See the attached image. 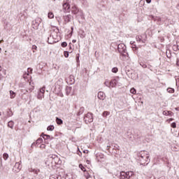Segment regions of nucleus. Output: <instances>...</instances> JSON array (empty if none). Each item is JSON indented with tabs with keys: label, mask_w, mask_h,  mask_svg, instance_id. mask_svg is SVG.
Wrapping results in <instances>:
<instances>
[{
	"label": "nucleus",
	"mask_w": 179,
	"mask_h": 179,
	"mask_svg": "<svg viewBox=\"0 0 179 179\" xmlns=\"http://www.w3.org/2000/svg\"><path fill=\"white\" fill-rule=\"evenodd\" d=\"M108 115H110V112H108V111H104V112L102 113V117H107V116H108Z\"/></svg>",
	"instance_id": "bb28decb"
},
{
	"label": "nucleus",
	"mask_w": 179,
	"mask_h": 179,
	"mask_svg": "<svg viewBox=\"0 0 179 179\" xmlns=\"http://www.w3.org/2000/svg\"><path fill=\"white\" fill-rule=\"evenodd\" d=\"M83 153H86V150H84V151H83Z\"/></svg>",
	"instance_id": "0e129e2a"
},
{
	"label": "nucleus",
	"mask_w": 179,
	"mask_h": 179,
	"mask_svg": "<svg viewBox=\"0 0 179 179\" xmlns=\"http://www.w3.org/2000/svg\"><path fill=\"white\" fill-rule=\"evenodd\" d=\"M2 51V49L0 48V52Z\"/></svg>",
	"instance_id": "e2e57ef3"
},
{
	"label": "nucleus",
	"mask_w": 179,
	"mask_h": 179,
	"mask_svg": "<svg viewBox=\"0 0 179 179\" xmlns=\"http://www.w3.org/2000/svg\"><path fill=\"white\" fill-rule=\"evenodd\" d=\"M176 86H178L179 87V77L176 78Z\"/></svg>",
	"instance_id": "a19ab883"
},
{
	"label": "nucleus",
	"mask_w": 179,
	"mask_h": 179,
	"mask_svg": "<svg viewBox=\"0 0 179 179\" xmlns=\"http://www.w3.org/2000/svg\"><path fill=\"white\" fill-rule=\"evenodd\" d=\"M42 142H43V138H39L36 140V145H40V143H42Z\"/></svg>",
	"instance_id": "7c9ffc66"
},
{
	"label": "nucleus",
	"mask_w": 179,
	"mask_h": 179,
	"mask_svg": "<svg viewBox=\"0 0 179 179\" xmlns=\"http://www.w3.org/2000/svg\"><path fill=\"white\" fill-rule=\"evenodd\" d=\"M41 136L45 140V143H47V141H52L54 139V137L48 135V134H44V133L41 134Z\"/></svg>",
	"instance_id": "6e6552de"
},
{
	"label": "nucleus",
	"mask_w": 179,
	"mask_h": 179,
	"mask_svg": "<svg viewBox=\"0 0 179 179\" xmlns=\"http://www.w3.org/2000/svg\"><path fill=\"white\" fill-rule=\"evenodd\" d=\"M16 166H19V163H16L15 164V167H16Z\"/></svg>",
	"instance_id": "052dcab7"
},
{
	"label": "nucleus",
	"mask_w": 179,
	"mask_h": 179,
	"mask_svg": "<svg viewBox=\"0 0 179 179\" xmlns=\"http://www.w3.org/2000/svg\"><path fill=\"white\" fill-rule=\"evenodd\" d=\"M40 23H41V18H37L35 20H34L32 22L33 29L37 30V29H38V27L40 26Z\"/></svg>",
	"instance_id": "39448f33"
},
{
	"label": "nucleus",
	"mask_w": 179,
	"mask_h": 179,
	"mask_svg": "<svg viewBox=\"0 0 179 179\" xmlns=\"http://www.w3.org/2000/svg\"><path fill=\"white\" fill-rule=\"evenodd\" d=\"M55 129V127H54V125H50L47 127V131H52Z\"/></svg>",
	"instance_id": "cd10ccee"
},
{
	"label": "nucleus",
	"mask_w": 179,
	"mask_h": 179,
	"mask_svg": "<svg viewBox=\"0 0 179 179\" xmlns=\"http://www.w3.org/2000/svg\"><path fill=\"white\" fill-rule=\"evenodd\" d=\"M141 43H146V39H142L141 38Z\"/></svg>",
	"instance_id": "09e8293b"
},
{
	"label": "nucleus",
	"mask_w": 179,
	"mask_h": 179,
	"mask_svg": "<svg viewBox=\"0 0 179 179\" xmlns=\"http://www.w3.org/2000/svg\"><path fill=\"white\" fill-rule=\"evenodd\" d=\"M63 10L65 13H69L71 12V5L67 2L63 3Z\"/></svg>",
	"instance_id": "0eeeda50"
},
{
	"label": "nucleus",
	"mask_w": 179,
	"mask_h": 179,
	"mask_svg": "<svg viewBox=\"0 0 179 179\" xmlns=\"http://www.w3.org/2000/svg\"><path fill=\"white\" fill-rule=\"evenodd\" d=\"M80 55H79V54H77V55H76V61H77V62H78V61H79V57H80Z\"/></svg>",
	"instance_id": "de8ad7c7"
},
{
	"label": "nucleus",
	"mask_w": 179,
	"mask_h": 179,
	"mask_svg": "<svg viewBox=\"0 0 179 179\" xmlns=\"http://www.w3.org/2000/svg\"><path fill=\"white\" fill-rule=\"evenodd\" d=\"M65 90H66V94L67 96H69V94H71V92L72 91V87H66Z\"/></svg>",
	"instance_id": "6ab92c4d"
},
{
	"label": "nucleus",
	"mask_w": 179,
	"mask_h": 179,
	"mask_svg": "<svg viewBox=\"0 0 179 179\" xmlns=\"http://www.w3.org/2000/svg\"><path fill=\"white\" fill-rule=\"evenodd\" d=\"M166 90H167L168 93H174V92H176L174 88H171V87L167 88Z\"/></svg>",
	"instance_id": "a878e982"
},
{
	"label": "nucleus",
	"mask_w": 179,
	"mask_h": 179,
	"mask_svg": "<svg viewBox=\"0 0 179 179\" xmlns=\"http://www.w3.org/2000/svg\"><path fill=\"white\" fill-rule=\"evenodd\" d=\"M14 125H15V122H13V121L12 120L9 121L7 124L8 128H10L11 129H13Z\"/></svg>",
	"instance_id": "aec40b11"
},
{
	"label": "nucleus",
	"mask_w": 179,
	"mask_h": 179,
	"mask_svg": "<svg viewBox=\"0 0 179 179\" xmlns=\"http://www.w3.org/2000/svg\"><path fill=\"white\" fill-rule=\"evenodd\" d=\"M10 99H15V97H16V93H15V92L10 90Z\"/></svg>",
	"instance_id": "5701e85b"
},
{
	"label": "nucleus",
	"mask_w": 179,
	"mask_h": 179,
	"mask_svg": "<svg viewBox=\"0 0 179 179\" xmlns=\"http://www.w3.org/2000/svg\"><path fill=\"white\" fill-rule=\"evenodd\" d=\"M8 157H9V155H8V153H4L3 155V158L4 159V160H8Z\"/></svg>",
	"instance_id": "72a5a7b5"
},
{
	"label": "nucleus",
	"mask_w": 179,
	"mask_h": 179,
	"mask_svg": "<svg viewBox=\"0 0 179 179\" xmlns=\"http://www.w3.org/2000/svg\"><path fill=\"white\" fill-rule=\"evenodd\" d=\"M118 79L119 78H115L110 80V85L112 86V87H115V86H117V83H118Z\"/></svg>",
	"instance_id": "f8f14e48"
},
{
	"label": "nucleus",
	"mask_w": 179,
	"mask_h": 179,
	"mask_svg": "<svg viewBox=\"0 0 179 179\" xmlns=\"http://www.w3.org/2000/svg\"><path fill=\"white\" fill-rule=\"evenodd\" d=\"M38 144L36 143V142L33 143L31 145V148H34V146H37Z\"/></svg>",
	"instance_id": "c03bdc74"
},
{
	"label": "nucleus",
	"mask_w": 179,
	"mask_h": 179,
	"mask_svg": "<svg viewBox=\"0 0 179 179\" xmlns=\"http://www.w3.org/2000/svg\"><path fill=\"white\" fill-rule=\"evenodd\" d=\"M171 127L172 128H177V124L176 122H173L171 123Z\"/></svg>",
	"instance_id": "ea45409f"
},
{
	"label": "nucleus",
	"mask_w": 179,
	"mask_h": 179,
	"mask_svg": "<svg viewBox=\"0 0 179 179\" xmlns=\"http://www.w3.org/2000/svg\"><path fill=\"white\" fill-rule=\"evenodd\" d=\"M8 117H12L13 115V112H12V110L9 109V110L7 112Z\"/></svg>",
	"instance_id": "c756f323"
},
{
	"label": "nucleus",
	"mask_w": 179,
	"mask_h": 179,
	"mask_svg": "<svg viewBox=\"0 0 179 179\" xmlns=\"http://www.w3.org/2000/svg\"><path fill=\"white\" fill-rule=\"evenodd\" d=\"M147 68L148 69H150V71H152V66H150V65H148V66H147Z\"/></svg>",
	"instance_id": "3c124183"
},
{
	"label": "nucleus",
	"mask_w": 179,
	"mask_h": 179,
	"mask_svg": "<svg viewBox=\"0 0 179 179\" xmlns=\"http://www.w3.org/2000/svg\"><path fill=\"white\" fill-rule=\"evenodd\" d=\"M169 121H174V119L170 118V119L169 120Z\"/></svg>",
	"instance_id": "bf43d9fd"
},
{
	"label": "nucleus",
	"mask_w": 179,
	"mask_h": 179,
	"mask_svg": "<svg viewBox=\"0 0 179 179\" xmlns=\"http://www.w3.org/2000/svg\"><path fill=\"white\" fill-rule=\"evenodd\" d=\"M166 57L167 58H171V53L169 52V53H167L166 52Z\"/></svg>",
	"instance_id": "37998d69"
},
{
	"label": "nucleus",
	"mask_w": 179,
	"mask_h": 179,
	"mask_svg": "<svg viewBox=\"0 0 179 179\" xmlns=\"http://www.w3.org/2000/svg\"><path fill=\"white\" fill-rule=\"evenodd\" d=\"M50 179H62L61 175H51Z\"/></svg>",
	"instance_id": "a211bd4d"
},
{
	"label": "nucleus",
	"mask_w": 179,
	"mask_h": 179,
	"mask_svg": "<svg viewBox=\"0 0 179 179\" xmlns=\"http://www.w3.org/2000/svg\"><path fill=\"white\" fill-rule=\"evenodd\" d=\"M112 72H113V73H117V72H118V68H117V67H113V68L112 69Z\"/></svg>",
	"instance_id": "c9c22d12"
},
{
	"label": "nucleus",
	"mask_w": 179,
	"mask_h": 179,
	"mask_svg": "<svg viewBox=\"0 0 179 179\" xmlns=\"http://www.w3.org/2000/svg\"><path fill=\"white\" fill-rule=\"evenodd\" d=\"M61 46L63 47V48H65V47L68 46V43L66 42H62Z\"/></svg>",
	"instance_id": "58836bf2"
},
{
	"label": "nucleus",
	"mask_w": 179,
	"mask_h": 179,
	"mask_svg": "<svg viewBox=\"0 0 179 179\" xmlns=\"http://www.w3.org/2000/svg\"><path fill=\"white\" fill-rule=\"evenodd\" d=\"M40 148H41L42 149H45V144H41Z\"/></svg>",
	"instance_id": "49530a36"
},
{
	"label": "nucleus",
	"mask_w": 179,
	"mask_h": 179,
	"mask_svg": "<svg viewBox=\"0 0 179 179\" xmlns=\"http://www.w3.org/2000/svg\"><path fill=\"white\" fill-rule=\"evenodd\" d=\"M124 136H126L127 139H129V141H132V132L127 131V133L124 134Z\"/></svg>",
	"instance_id": "dca6fc26"
},
{
	"label": "nucleus",
	"mask_w": 179,
	"mask_h": 179,
	"mask_svg": "<svg viewBox=\"0 0 179 179\" xmlns=\"http://www.w3.org/2000/svg\"><path fill=\"white\" fill-rule=\"evenodd\" d=\"M63 19L66 23H69V22L72 20V15H71V14L64 15Z\"/></svg>",
	"instance_id": "9d476101"
},
{
	"label": "nucleus",
	"mask_w": 179,
	"mask_h": 179,
	"mask_svg": "<svg viewBox=\"0 0 179 179\" xmlns=\"http://www.w3.org/2000/svg\"><path fill=\"white\" fill-rule=\"evenodd\" d=\"M56 122L57 125H62L64 124V121L59 117H56Z\"/></svg>",
	"instance_id": "412c9836"
},
{
	"label": "nucleus",
	"mask_w": 179,
	"mask_h": 179,
	"mask_svg": "<svg viewBox=\"0 0 179 179\" xmlns=\"http://www.w3.org/2000/svg\"><path fill=\"white\" fill-rule=\"evenodd\" d=\"M48 44H52V42L50 41V38H48Z\"/></svg>",
	"instance_id": "8fccbe9b"
},
{
	"label": "nucleus",
	"mask_w": 179,
	"mask_h": 179,
	"mask_svg": "<svg viewBox=\"0 0 179 179\" xmlns=\"http://www.w3.org/2000/svg\"><path fill=\"white\" fill-rule=\"evenodd\" d=\"M148 151H141L138 154V157H141V159H143V157H145V162H148V160H149V156H148Z\"/></svg>",
	"instance_id": "423d86ee"
},
{
	"label": "nucleus",
	"mask_w": 179,
	"mask_h": 179,
	"mask_svg": "<svg viewBox=\"0 0 179 179\" xmlns=\"http://www.w3.org/2000/svg\"><path fill=\"white\" fill-rule=\"evenodd\" d=\"M162 114L163 115H169V117L174 115V113L171 110H164Z\"/></svg>",
	"instance_id": "4468645a"
},
{
	"label": "nucleus",
	"mask_w": 179,
	"mask_h": 179,
	"mask_svg": "<svg viewBox=\"0 0 179 179\" xmlns=\"http://www.w3.org/2000/svg\"><path fill=\"white\" fill-rule=\"evenodd\" d=\"M147 3H150L152 2V0H146Z\"/></svg>",
	"instance_id": "864d4df0"
},
{
	"label": "nucleus",
	"mask_w": 179,
	"mask_h": 179,
	"mask_svg": "<svg viewBox=\"0 0 179 179\" xmlns=\"http://www.w3.org/2000/svg\"><path fill=\"white\" fill-rule=\"evenodd\" d=\"M105 85H106V86H108V85H107V83H105Z\"/></svg>",
	"instance_id": "69168bd1"
},
{
	"label": "nucleus",
	"mask_w": 179,
	"mask_h": 179,
	"mask_svg": "<svg viewBox=\"0 0 179 179\" xmlns=\"http://www.w3.org/2000/svg\"><path fill=\"white\" fill-rule=\"evenodd\" d=\"M175 110H176V111H179V106H178V107L175 108Z\"/></svg>",
	"instance_id": "5fc2aeb1"
},
{
	"label": "nucleus",
	"mask_w": 179,
	"mask_h": 179,
	"mask_svg": "<svg viewBox=\"0 0 179 179\" xmlns=\"http://www.w3.org/2000/svg\"><path fill=\"white\" fill-rule=\"evenodd\" d=\"M97 7L101 10L103 9V8H105L106 6H104V1H101V3H98Z\"/></svg>",
	"instance_id": "4be33fe9"
},
{
	"label": "nucleus",
	"mask_w": 179,
	"mask_h": 179,
	"mask_svg": "<svg viewBox=\"0 0 179 179\" xmlns=\"http://www.w3.org/2000/svg\"><path fill=\"white\" fill-rule=\"evenodd\" d=\"M140 65L141 66H142V68H148V65H146V64H145L144 62H140Z\"/></svg>",
	"instance_id": "4c0bfd02"
},
{
	"label": "nucleus",
	"mask_w": 179,
	"mask_h": 179,
	"mask_svg": "<svg viewBox=\"0 0 179 179\" xmlns=\"http://www.w3.org/2000/svg\"><path fill=\"white\" fill-rule=\"evenodd\" d=\"M98 99L99 100H104L106 99V94L103 92H98Z\"/></svg>",
	"instance_id": "ddd939ff"
},
{
	"label": "nucleus",
	"mask_w": 179,
	"mask_h": 179,
	"mask_svg": "<svg viewBox=\"0 0 179 179\" xmlns=\"http://www.w3.org/2000/svg\"><path fill=\"white\" fill-rule=\"evenodd\" d=\"M125 6H127V5H126V4H123V5H122V8H125Z\"/></svg>",
	"instance_id": "4d7b16f0"
},
{
	"label": "nucleus",
	"mask_w": 179,
	"mask_h": 179,
	"mask_svg": "<svg viewBox=\"0 0 179 179\" xmlns=\"http://www.w3.org/2000/svg\"><path fill=\"white\" fill-rule=\"evenodd\" d=\"M49 159H52V163H54L55 164H57V163H58L57 162L59 160L57 155H49Z\"/></svg>",
	"instance_id": "9b49d317"
},
{
	"label": "nucleus",
	"mask_w": 179,
	"mask_h": 179,
	"mask_svg": "<svg viewBox=\"0 0 179 179\" xmlns=\"http://www.w3.org/2000/svg\"><path fill=\"white\" fill-rule=\"evenodd\" d=\"M105 85H106V86H108V85H107V83H105Z\"/></svg>",
	"instance_id": "338daca9"
},
{
	"label": "nucleus",
	"mask_w": 179,
	"mask_h": 179,
	"mask_svg": "<svg viewBox=\"0 0 179 179\" xmlns=\"http://www.w3.org/2000/svg\"><path fill=\"white\" fill-rule=\"evenodd\" d=\"M73 33V27H71V34Z\"/></svg>",
	"instance_id": "6e6d98bb"
},
{
	"label": "nucleus",
	"mask_w": 179,
	"mask_h": 179,
	"mask_svg": "<svg viewBox=\"0 0 179 179\" xmlns=\"http://www.w3.org/2000/svg\"><path fill=\"white\" fill-rule=\"evenodd\" d=\"M30 171H31V173H34L35 174H38V173H40V169H31Z\"/></svg>",
	"instance_id": "393cba45"
},
{
	"label": "nucleus",
	"mask_w": 179,
	"mask_h": 179,
	"mask_svg": "<svg viewBox=\"0 0 179 179\" xmlns=\"http://www.w3.org/2000/svg\"><path fill=\"white\" fill-rule=\"evenodd\" d=\"M31 69V71H33V69Z\"/></svg>",
	"instance_id": "774afa93"
},
{
	"label": "nucleus",
	"mask_w": 179,
	"mask_h": 179,
	"mask_svg": "<svg viewBox=\"0 0 179 179\" xmlns=\"http://www.w3.org/2000/svg\"><path fill=\"white\" fill-rule=\"evenodd\" d=\"M44 93H45V87H43L38 90L37 99H38V100H43V98L44 97Z\"/></svg>",
	"instance_id": "20e7f679"
},
{
	"label": "nucleus",
	"mask_w": 179,
	"mask_h": 179,
	"mask_svg": "<svg viewBox=\"0 0 179 179\" xmlns=\"http://www.w3.org/2000/svg\"><path fill=\"white\" fill-rule=\"evenodd\" d=\"M131 48H133V50H138V47H136V45L133 44Z\"/></svg>",
	"instance_id": "79ce46f5"
},
{
	"label": "nucleus",
	"mask_w": 179,
	"mask_h": 179,
	"mask_svg": "<svg viewBox=\"0 0 179 179\" xmlns=\"http://www.w3.org/2000/svg\"><path fill=\"white\" fill-rule=\"evenodd\" d=\"M83 111H85V108L81 107L77 113V115H81V114H83Z\"/></svg>",
	"instance_id": "b1692460"
},
{
	"label": "nucleus",
	"mask_w": 179,
	"mask_h": 179,
	"mask_svg": "<svg viewBox=\"0 0 179 179\" xmlns=\"http://www.w3.org/2000/svg\"><path fill=\"white\" fill-rule=\"evenodd\" d=\"M134 42L132 43V41H131V42H130V44H132V45H134Z\"/></svg>",
	"instance_id": "680f3d73"
},
{
	"label": "nucleus",
	"mask_w": 179,
	"mask_h": 179,
	"mask_svg": "<svg viewBox=\"0 0 179 179\" xmlns=\"http://www.w3.org/2000/svg\"><path fill=\"white\" fill-rule=\"evenodd\" d=\"M69 52H68V51L64 52V55L65 58H68V57H69Z\"/></svg>",
	"instance_id": "f704fd0d"
},
{
	"label": "nucleus",
	"mask_w": 179,
	"mask_h": 179,
	"mask_svg": "<svg viewBox=\"0 0 179 179\" xmlns=\"http://www.w3.org/2000/svg\"><path fill=\"white\" fill-rule=\"evenodd\" d=\"M130 93H131V94H136V89H135L134 87L131 88L130 90Z\"/></svg>",
	"instance_id": "c85d7f7f"
},
{
	"label": "nucleus",
	"mask_w": 179,
	"mask_h": 179,
	"mask_svg": "<svg viewBox=\"0 0 179 179\" xmlns=\"http://www.w3.org/2000/svg\"><path fill=\"white\" fill-rule=\"evenodd\" d=\"M136 40L138 43H141V40H142V36H137L136 37Z\"/></svg>",
	"instance_id": "473e14b6"
},
{
	"label": "nucleus",
	"mask_w": 179,
	"mask_h": 179,
	"mask_svg": "<svg viewBox=\"0 0 179 179\" xmlns=\"http://www.w3.org/2000/svg\"><path fill=\"white\" fill-rule=\"evenodd\" d=\"M135 173L134 171H121L119 176L120 179H129L132 176H134Z\"/></svg>",
	"instance_id": "f03ea898"
},
{
	"label": "nucleus",
	"mask_w": 179,
	"mask_h": 179,
	"mask_svg": "<svg viewBox=\"0 0 179 179\" xmlns=\"http://www.w3.org/2000/svg\"><path fill=\"white\" fill-rule=\"evenodd\" d=\"M84 121L85 124L93 122V113H87L84 117Z\"/></svg>",
	"instance_id": "7ed1b4c3"
},
{
	"label": "nucleus",
	"mask_w": 179,
	"mask_h": 179,
	"mask_svg": "<svg viewBox=\"0 0 179 179\" xmlns=\"http://www.w3.org/2000/svg\"><path fill=\"white\" fill-rule=\"evenodd\" d=\"M69 48H70L69 51H70V53H71V52H72V45H71V43H69Z\"/></svg>",
	"instance_id": "a18cd8bd"
},
{
	"label": "nucleus",
	"mask_w": 179,
	"mask_h": 179,
	"mask_svg": "<svg viewBox=\"0 0 179 179\" xmlns=\"http://www.w3.org/2000/svg\"><path fill=\"white\" fill-rule=\"evenodd\" d=\"M32 48H33V50H37V46L36 45H33Z\"/></svg>",
	"instance_id": "603ef678"
},
{
	"label": "nucleus",
	"mask_w": 179,
	"mask_h": 179,
	"mask_svg": "<svg viewBox=\"0 0 179 179\" xmlns=\"http://www.w3.org/2000/svg\"><path fill=\"white\" fill-rule=\"evenodd\" d=\"M79 168L80 169V170H82V171H86V168H85V166H83L82 164H79Z\"/></svg>",
	"instance_id": "2f4dec72"
},
{
	"label": "nucleus",
	"mask_w": 179,
	"mask_h": 179,
	"mask_svg": "<svg viewBox=\"0 0 179 179\" xmlns=\"http://www.w3.org/2000/svg\"><path fill=\"white\" fill-rule=\"evenodd\" d=\"M72 43H76V39L73 40Z\"/></svg>",
	"instance_id": "13d9d810"
},
{
	"label": "nucleus",
	"mask_w": 179,
	"mask_h": 179,
	"mask_svg": "<svg viewBox=\"0 0 179 179\" xmlns=\"http://www.w3.org/2000/svg\"><path fill=\"white\" fill-rule=\"evenodd\" d=\"M50 37H52V38L54 40H57V37H58V31H52L50 34Z\"/></svg>",
	"instance_id": "f3484780"
},
{
	"label": "nucleus",
	"mask_w": 179,
	"mask_h": 179,
	"mask_svg": "<svg viewBox=\"0 0 179 179\" xmlns=\"http://www.w3.org/2000/svg\"><path fill=\"white\" fill-rule=\"evenodd\" d=\"M71 12L72 13H73V15H77V13H79V9L78 8V7H76V6H73L71 8Z\"/></svg>",
	"instance_id": "2eb2a0df"
},
{
	"label": "nucleus",
	"mask_w": 179,
	"mask_h": 179,
	"mask_svg": "<svg viewBox=\"0 0 179 179\" xmlns=\"http://www.w3.org/2000/svg\"><path fill=\"white\" fill-rule=\"evenodd\" d=\"M48 17H49V19H53L54 17V14L52 13H49L48 14Z\"/></svg>",
	"instance_id": "e433bc0d"
},
{
	"label": "nucleus",
	"mask_w": 179,
	"mask_h": 179,
	"mask_svg": "<svg viewBox=\"0 0 179 179\" xmlns=\"http://www.w3.org/2000/svg\"><path fill=\"white\" fill-rule=\"evenodd\" d=\"M117 51L122 57H128V52H127V46L124 43H120L117 45Z\"/></svg>",
	"instance_id": "f257e3e1"
},
{
	"label": "nucleus",
	"mask_w": 179,
	"mask_h": 179,
	"mask_svg": "<svg viewBox=\"0 0 179 179\" xmlns=\"http://www.w3.org/2000/svg\"><path fill=\"white\" fill-rule=\"evenodd\" d=\"M67 83L69 85H73L75 84V76L73 75L69 76V78L67 79Z\"/></svg>",
	"instance_id": "1a4fd4ad"
}]
</instances>
